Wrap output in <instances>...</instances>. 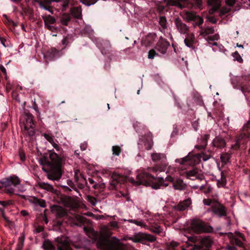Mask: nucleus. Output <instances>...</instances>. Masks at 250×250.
<instances>
[{"label":"nucleus","mask_w":250,"mask_h":250,"mask_svg":"<svg viewBox=\"0 0 250 250\" xmlns=\"http://www.w3.org/2000/svg\"><path fill=\"white\" fill-rule=\"evenodd\" d=\"M195 21V23L194 24V26H198L200 27L202 26L201 25L204 22V20L201 17L197 15L196 21Z\"/></svg>","instance_id":"obj_47"},{"label":"nucleus","mask_w":250,"mask_h":250,"mask_svg":"<svg viewBox=\"0 0 250 250\" xmlns=\"http://www.w3.org/2000/svg\"><path fill=\"white\" fill-rule=\"evenodd\" d=\"M39 5L41 8L47 10L52 14L53 13L52 7L48 5H45V4H44L43 2H40Z\"/></svg>","instance_id":"obj_46"},{"label":"nucleus","mask_w":250,"mask_h":250,"mask_svg":"<svg viewBox=\"0 0 250 250\" xmlns=\"http://www.w3.org/2000/svg\"><path fill=\"white\" fill-rule=\"evenodd\" d=\"M129 239L135 243H145L146 242H154L156 240V237L150 234L139 232L129 238Z\"/></svg>","instance_id":"obj_10"},{"label":"nucleus","mask_w":250,"mask_h":250,"mask_svg":"<svg viewBox=\"0 0 250 250\" xmlns=\"http://www.w3.org/2000/svg\"><path fill=\"white\" fill-rule=\"evenodd\" d=\"M75 218L79 222H81L83 220V217L82 216L80 215H75Z\"/></svg>","instance_id":"obj_64"},{"label":"nucleus","mask_w":250,"mask_h":250,"mask_svg":"<svg viewBox=\"0 0 250 250\" xmlns=\"http://www.w3.org/2000/svg\"><path fill=\"white\" fill-rule=\"evenodd\" d=\"M232 56L234 60H236L238 62H241L243 61L241 57L237 51L233 53Z\"/></svg>","instance_id":"obj_53"},{"label":"nucleus","mask_w":250,"mask_h":250,"mask_svg":"<svg viewBox=\"0 0 250 250\" xmlns=\"http://www.w3.org/2000/svg\"><path fill=\"white\" fill-rule=\"evenodd\" d=\"M174 24L178 32L181 34H187L189 31V27L179 18L174 20Z\"/></svg>","instance_id":"obj_15"},{"label":"nucleus","mask_w":250,"mask_h":250,"mask_svg":"<svg viewBox=\"0 0 250 250\" xmlns=\"http://www.w3.org/2000/svg\"><path fill=\"white\" fill-rule=\"evenodd\" d=\"M43 230V227L41 226L36 227L34 230V233H40Z\"/></svg>","instance_id":"obj_58"},{"label":"nucleus","mask_w":250,"mask_h":250,"mask_svg":"<svg viewBox=\"0 0 250 250\" xmlns=\"http://www.w3.org/2000/svg\"><path fill=\"white\" fill-rule=\"evenodd\" d=\"M109 225L114 228L117 229L119 228L118 223L116 221H112L109 223Z\"/></svg>","instance_id":"obj_62"},{"label":"nucleus","mask_w":250,"mask_h":250,"mask_svg":"<svg viewBox=\"0 0 250 250\" xmlns=\"http://www.w3.org/2000/svg\"><path fill=\"white\" fill-rule=\"evenodd\" d=\"M218 187H224L226 184V179L225 177L223 175V173H221V178L220 180H218L217 182Z\"/></svg>","instance_id":"obj_45"},{"label":"nucleus","mask_w":250,"mask_h":250,"mask_svg":"<svg viewBox=\"0 0 250 250\" xmlns=\"http://www.w3.org/2000/svg\"><path fill=\"white\" fill-rule=\"evenodd\" d=\"M43 249L45 250H54L55 247L49 240H45L42 244Z\"/></svg>","instance_id":"obj_37"},{"label":"nucleus","mask_w":250,"mask_h":250,"mask_svg":"<svg viewBox=\"0 0 250 250\" xmlns=\"http://www.w3.org/2000/svg\"><path fill=\"white\" fill-rule=\"evenodd\" d=\"M55 245L58 250H72L69 239L65 236L57 237L55 239Z\"/></svg>","instance_id":"obj_11"},{"label":"nucleus","mask_w":250,"mask_h":250,"mask_svg":"<svg viewBox=\"0 0 250 250\" xmlns=\"http://www.w3.org/2000/svg\"><path fill=\"white\" fill-rule=\"evenodd\" d=\"M182 16L184 20L188 22L196 21L197 19V15L191 11H184Z\"/></svg>","instance_id":"obj_23"},{"label":"nucleus","mask_w":250,"mask_h":250,"mask_svg":"<svg viewBox=\"0 0 250 250\" xmlns=\"http://www.w3.org/2000/svg\"><path fill=\"white\" fill-rule=\"evenodd\" d=\"M178 243L176 242L172 241L169 244V247L172 249L170 250H175V247H176L178 245Z\"/></svg>","instance_id":"obj_59"},{"label":"nucleus","mask_w":250,"mask_h":250,"mask_svg":"<svg viewBox=\"0 0 250 250\" xmlns=\"http://www.w3.org/2000/svg\"><path fill=\"white\" fill-rule=\"evenodd\" d=\"M113 154L116 156H119L121 152V148L119 146H113L112 148Z\"/></svg>","instance_id":"obj_43"},{"label":"nucleus","mask_w":250,"mask_h":250,"mask_svg":"<svg viewBox=\"0 0 250 250\" xmlns=\"http://www.w3.org/2000/svg\"><path fill=\"white\" fill-rule=\"evenodd\" d=\"M112 233L108 226H104L101 227L97 243L98 247L101 250H123L122 243L119 242V240L116 237H113L111 240L108 239Z\"/></svg>","instance_id":"obj_2"},{"label":"nucleus","mask_w":250,"mask_h":250,"mask_svg":"<svg viewBox=\"0 0 250 250\" xmlns=\"http://www.w3.org/2000/svg\"><path fill=\"white\" fill-rule=\"evenodd\" d=\"M30 201L34 203L35 205H38L42 208L46 206V203L42 199H39L35 197H32L30 199Z\"/></svg>","instance_id":"obj_33"},{"label":"nucleus","mask_w":250,"mask_h":250,"mask_svg":"<svg viewBox=\"0 0 250 250\" xmlns=\"http://www.w3.org/2000/svg\"><path fill=\"white\" fill-rule=\"evenodd\" d=\"M80 1L83 3V4H85L87 6H90L91 5H92L94 4L96 0H80Z\"/></svg>","instance_id":"obj_49"},{"label":"nucleus","mask_w":250,"mask_h":250,"mask_svg":"<svg viewBox=\"0 0 250 250\" xmlns=\"http://www.w3.org/2000/svg\"><path fill=\"white\" fill-rule=\"evenodd\" d=\"M64 205L71 209L78 208L79 205L76 199L68 196L64 197L62 199Z\"/></svg>","instance_id":"obj_17"},{"label":"nucleus","mask_w":250,"mask_h":250,"mask_svg":"<svg viewBox=\"0 0 250 250\" xmlns=\"http://www.w3.org/2000/svg\"><path fill=\"white\" fill-rule=\"evenodd\" d=\"M42 135L44 136L45 139L52 145L57 151H60L62 150L61 147H60L55 142L54 137L51 134L43 133Z\"/></svg>","instance_id":"obj_21"},{"label":"nucleus","mask_w":250,"mask_h":250,"mask_svg":"<svg viewBox=\"0 0 250 250\" xmlns=\"http://www.w3.org/2000/svg\"><path fill=\"white\" fill-rule=\"evenodd\" d=\"M39 163L42 166V170L47 173L48 179L56 181L61 179L62 175V159L57 154L51 152L49 157L41 158Z\"/></svg>","instance_id":"obj_1"},{"label":"nucleus","mask_w":250,"mask_h":250,"mask_svg":"<svg viewBox=\"0 0 250 250\" xmlns=\"http://www.w3.org/2000/svg\"><path fill=\"white\" fill-rule=\"evenodd\" d=\"M212 144L213 150H216L225 147L226 146V142L223 138L218 136L213 139Z\"/></svg>","instance_id":"obj_19"},{"label":"nucleus","mask_w":250,"mask_h":250,"mask_svg":"<svg viewBox=\"0 0 250 250\" xmlns=\"http://www.w3.org/2000/svg\"><path fill=\"white\" fill-rule=\"evenodd\" d=\"M188 246H191L190 250H202V248L204 247L209 248L213 243V241L209 236L203 238L191 236L188 238Z\"/></svg>","instance_id":"obj_4"},{"label":"nucleus","mask_w":250,"mask_h":250,"mask_svg":"<svg viewBox=\"0 0 250 250\" xmlns=\"http://www.w3.org/2000/svg\"><path fill=\"white\" fill-rule=\"evenodd\" d=\"M209 137V135L208 134H205L203 136H202L200 139L201 144L196 146L195 147L198 150L204 149L207 145V141Z\"/></svg>","instance_id":"obj_27"},{"label":"nucleus","mask_w":250,"mask_h":250,"mask_svg":"<svg viewBox=\"0 0 250 250\" xmlns=\"http://www.w3.org/2000/svg\"><path fill=\"white\" fill-rule=\"evenodd\" d=\"M243 130L247 133H249L250 132V122L248 121L247 124L244 125L243 127Z\"/></svg>","instance_id":"obj_51"},{"label":"nucleus","mask_w":250,"mask_h":250,"mask_svg":"<svg viewBox=\"0 0 250 250\" xmlns=\"http://www.w3.org/2000/svg\"><path fill=\"white\" fill-rule=\"evenodd\" d=\"M170 43L167 40L163 38L162 37H160L156 44L155 49L159 53L162 54H165L167 53L168 47Z\"/></svg>","instance_id":"obj_12"},{"label":"nucleus","mask_w":250,"mask_h":250,"mask_svg":"<svg viewBox=\"0 0 250 250\" xmlns=\"http://www.w3.org/2000/svg\"><path fill=\"white\" fill-rule=\"evenodd\" d=\"M203 203L205 205L211 206L212 207V205H213L214 203H212V201L211 200L208 199H204L203 200Z\"/></svg>","instance_id":"obj_56"},{"label":"nucleus","mask_w":250,"mask_h":250,"mask_svg":"<svg viewBox=\"0 0 250 250\" xmlns=\"http://www.w3.org/2000/svg\"><path fill=\"white\" fill-rule=\"evenodd\" d=\"M208 5L212 6V8L211 9L212 12L215 11L219 8L220 5V0H208Z\"/></svg>","instance_id":"obj_32"},{"label":"nucleus","mask_w":250,"mask_h":250,"mask_svg":"<svg viewBox=\"0 0 250 250\" xmlns=\"http://www.w3.org/2000/svg\"><path fill=\"white\" fill-rule=\"evenodd\" d=\"M87 146V145L86 143H83L81 144L80 147L81 150H84L86 149V147Z\"/></svg>","instance_id":"obj_63"},{"label":"nucleus","mask_w":250,"mask_h":250,"mask_svg":"<svg viewBox=\"0 0 250 250\" xmlns=\"http://www.w3.org/2000/svg\"><path fill=\"white\" fill-rule=\"evenodd\" d=\"M190 228L196 233L208 232L211 229L205 223L199 219L193 220L190 224Z\"/></svg>","instance_id":"obj_8"},{"label":"nucleus","mask_w":250,"mask_h":250,"mask_svg":"<svg viewBox=\"0 0 250 250\" xmlns=\"http://www.w3.org/2000/svg\"><path fill=\"white\" fill-rule=\"evenodd\" d=\"M211 210L220 217L226 216V209L222 204L216 202L212 205Z\"/></svg>","instance_id":"obj_16"},{"label":"nucleus","mask_w":250,"mask_h":250,"mask_svg":"<svg viewBox=\"0 0 250 250\" xmlns=\"http://www.w3.org/2000/svg\"><path fill=\"white\" fill-rule=\"evenodd\" d=\"M210 158V155H207L205 153L197 154L196 155H192L189 153L188 155L183 158L176 159L175 162L180 163L181 165H194L198 164L202 160L204 161H206Z\"/></svg>","instance_id":"obj_5"},{"label":"nucleus","mask_w":250,"mask_h":250,"mask_svg":"<svg viewBox=\"0 0 250 250\" xmlns=\"http://www.w3.org/2000/svg\"><path fill=\"white\" fill-rule=\"evenodd\" d=\"M88 200V201L93 205L95 206L97 203V200L95 198L91 196H87Z\"/></svg>","instance_id":"obj_54"},{"label":"nucleus","mask_w":250,"mask_h":250,"mask_svg":"<svg viewBox=\"0 0 250 250\" xmlns=\"http://www.w3.org/2000/svg\"><path fill=\"white\" fill-rule=\"evenodd\" d=\"M153 145V141L151 137L149 139V140L147 142H146L145 144L146 148L147 150L151 149Z\"/></svg>","instance_id":"obj_48"},{"label":"nucleus","mask_w":250,"mask_h":250,"mask_svg":"<svg viewBox=\"0 0 250 250\" xmlns=\"http://www.w3.org/2000/svg\"><path fill=\"white\" fill-rule=\"evenodd\" d=\"M71 41V37L70 36L65 37L62 41V44L64 45L65 47L68 44H69Z\"/></svg>","instance_id":"obj_44"},{"label":"nucleus","mask_w":250,"mask_h":250,"mask_svg":"<svg viewBox=\"0 0 250 250\" xmlns=\"http://www.w3.org/2000/svg\"><path fill=\"white\" fill-rule=\"evenodd\" d=\"M129 181L136 186L144 185L145 186H150L154 189H158L162 186L167 187V184L165 183L163 178L158 179L152 176L147 172H142L138 174L136 176V179L133 178H130Z\"/></svg>","instance_id":"obj_3"},{"label":"nucleus","mask_w":250,"mask_h":250,"mask_svg":"<svg viewBox=\"0 0 250 250\" xmlns=\"http://www.w3.org/2000/svg\"><path fill=\"white\" fill-rule=\"evenodd\" d=\"M247 80L246 76H242L240 79L241 83L240 85V89L243 93L250 92V85L248 83H245L244 81Z\"/></svg>","instance_id":"obj_28"},{"label":"nucleus","mask_w":250,"mask_h":250,"mask_svg":"<svg viewBox=\"0 0 250 250\" xmlns=\"http://www.w3.org/2000/svg\"><path fill=\"white\" fill-rule=\"evenodd\" d=\"M231 157V153L228 152L223 153L220 156L221 161L223 165H226L229 162Z\"/></svg>","instance_id":"obj_31"},{"label":"nucleus","mask_w":250,"mask_h":250,"mask_svg":"<svg viewBox=\"0 0 250 250\" xmlns=\"http://www.w3.org/2000/svg\"><path fill=\"white\" fill-rule=\"evenodd\" d=\"M167 1V6H175L180 8L187 7L188 4V0H164Z\"/></svg>","instance_id":"obj_18"},{"label":"nucleus","mask_w":250,"mask_h":250,"mask_svg":"<svg viewBox=\"0 0 250 250\" xmlns=\"http://www.w3.org/2000/svg\"><path fill=\"white\" fill-rule=\"evenodd\" d=\"M191 204V199L190 198H188L180 202L177 206H175V208L178 211H183L186 210Z\"/></svg>","instance_id":"obj_20"},{"label":"nucleus","mask_w":250,"mask_h":250,"mask_svg":"<svg viewBox=\"0 0 250 250\" xmlns=\"http://www.w3.org/2000/svg\"><path fill=\"white\" fill-rule=\"evenodd\" d=\"M159 23L163 29L167 28V21L165 17H160Z\"/></svg>","instance_id":"obj_41"},{"label":"nucleus","mask_w":250,"mask_h":250,"mask_svg":"<svg viewBox=\"0 0 250 250\" xmlns=\"http://www.w3.org/2000/svg\"><path fill=\"white\" fill-rule=\"evenodd\" d=\"M20 183V180L18 177L10 176L8 178H5L1 182L2 185L0 186V189L2 188H4V190L6 192L9 194H12L14 192V189L13 188L9 187L11 186L15 187L19 185Z\"/></svg>","instance_id":"obj_7"},{"label":"nucleus","mask_w":250,"mask_h":250,"mask_svg":"<svg viewBox=\"0 0 250 250\" xmlns=\"http://www.w3.org/2000/svg\"><path fill=\"white\" fill-rule=\"evenodd\" d=\"M186 176L188 178L194 180L196 179L200 181H203L205 179L203 174L200 173V171L197 168H194L186 172Z\"/></svg>","instance_id":"obj_13"},{"label":"nucleus","mask_w":250,"mask_h":250,"mask_svg":"<svg viewBox=\"0 0 250 250\" xmlns=\"http://www.w3.org/2000/svg\"><path fill=\"white\" fill-rule=\"evenodd\" d=\"M186 38L184 40V42L188 47L193 48V45L195 43V38L193 33H187Z\"/></svg>","instance_id":"obj_22"},{"label":"nucleus","mask_w":250,"mask_h":250,"mask_svg":"<svg viewBox=\"0 0 250 250\" xmlns=\"http://www.w3.org/2000/svg\"><path fill=\"white\" fill-rule=\"evenodd\" d=\"M111 45L108 42H104L101 44L100 49L103 54L107 55L110 53Z\"/></svg>","instance_id":"obj_30"},{"label":"nucleus","mask_w":250,"mask_h":250,"mask_svg":"<svg viewBox=\"0 0 250 250\" xmlns=\"http://www.w3.org/2000/svg\"><path fill=\"white\" fill-rule=\"evenodd\" d=\"M230 7L231 6H228L222 7L219 11V16L221 17H224L226 14L229 13L231 11V8Z\"/></svg>","instance_id":"obj_39"},{"label":"nucleus","mask_w":250,"mask_h":250,"mask_svg":"<svg viewBox=\"0 0 250 250\" xmlns=\"http://www.w3.org/2000/svg\"><path fill=\"white\" fill-rule=\"evenodd\" d=\"M60 54V52L55 48H52L47 51V55L48 56L52 58L59 57Z\"/></svg>","instance_id":"obj_36"},{"label":"nucleus","mask_w":250,"mask_h":250,"mask_svg":"<svg viewBox=\"0 0 250 250\" xmlns=\"http://www.w3.org/2000/svg\"><path fill=\"white\" fill-rule=\"evenodd\" d=\"M156 55H158L155 50L152 49L149 51L148 53V58L153 59Z\"/></svg>","instance_id":"obj_50"},{"label":"nucleus","mask_w":250,"mask_h":250,"mask_svg":"<svg viewBox=\"0 0 250 250\" xmlns=\"http://www.w3.org/2000/svg\"><path fill=\"white\" fill-rule=\"evenodd\" d=\"M38 185L41 188L44 189L48 192L55 193L56 191L52 185L47 183L39 182H38Z\"/></svg>","instance_id":"obj_24"},{"label":"nucleus","mask_w":250,"mask_h":250,"mask_svg":"<svg viewBox=\"0 0 250 250\" xmlns=\"http://www.w3.org/2000/svg\"><path fill=\"white\" fill-rule=\"evenodd\" d=\"M42 17V19L44 21L45 25L48 24H52L56 22L55 19L50 15L43 16Z\"/></svg>","instance_id":"obj_34"},{"label":"nucleus","mask_w":250,"mask_h":250,"mask_svg":"<svg viewBox=\"0 0 250 250\" xmlns=\"http://www.w3.org/2000/svg\"><path fill=\"white\" fill-rule=\"evenodd\" d=\"M121 177L116 174L113 173L111 179L112 180L110 181L111 188H117L118 184L121 181Z\"/></svg>","instance_id":"obj_26"},{"label":"nucleus","mask_w":250,"mask_h":250,"mask_svg":"<svg viewBox=\"0 0 250 250\" xmlns=\"http://www.w3.org/2000/svg\"><path fill=\"white\" fill-rule=\"evenodd\" d=\"M202 5V0H195L194 5L198 8H201Z\"/></svg>","instance_id":"obj_57"},{"label":"nucleus","mask_w":250,"mask_h":250,"mask_svg":"<svg viewBox=\"0 0 250 250\" xmlns=\"http://www.w3.org/2000/svg\"><path fill=\"white\" fill-rule=\"evenodd\" d=\"M127 221L130 223H134L136 225L141 227H145L146 226L145 223L143 221H139L133 219H129Z\"/></svg>","instance_id":"obj_42"},{"label":"nucleus","mask_w":250,"mask_h":250,"mask_svg":"<svg viewBox=\"0 0 250 250\" xmlns=\"http://www.w3.org/2000/svg\"><path fill=\"white\" fill-rule=\"evenodd\" d=\"M200 35L205 38L210 44L217 46V43L216 42H212L217 41L219 39V36L217 34L211 35L215 32L213 27L205 26L200 27Z\"/></svg>","instance_id":"obj_6"},{"label":"nucleus","mask_w":250,"mask_h":250,"mask_svg":"<svg viewBox=\"0 0 250 250\" xmlns=\"http://www.w3.org/2000/svg\"><path fill=\"white\" fill-rule=\"evenodd\" d=\"M25 123L23 124L24 130L23 132L25 134H27L29 136L34 135L35 132V123L33 121V116L30 113L25 114Z\"/></svg>","instance_id":"obj_9"},{"label":"nucleus","mask_w":250,"mask_h":250,"mask_svg":"<svg viewBox=\"0 0 250 250\" xmlns=\"http://www.w3.org/2000/svg\"><path fill=\"white\" fill-rule=\"evenodd\" d=\"M166 165L164 166H160L159 165H156L153 167H149L147 168V170L150 172H161L164 170Z\"/></svg>","instance_id":"obj_35"},{"label":"nucleus","mask_w":250,"mask_h":250,"mask_svg":"<svg viewBox=\"0 0 250 250\" xmlns=\"http://www.w3.org/2000/svg\"><path fill=\"white\" fill-rule=\"evenodd\" d=\"M58 216L59 217H63L66 215V213L64 210H63L61 208L59 207L58 208Z\"/></svg>","instance_id":"obj_52"},{"label":"nucleus","mask_w":250,"mask_h":250,"mask_svg":"<svg viewBox=\"0 0 250 250\" xmlns=\"http://www.w3.org/2000/svg\"><path fill=\"white\" fill-rule=\"evenodd\" d=\"M71 15L76 19L82 18V9L81 7H75L71 9Z\"/></svg>","instance_id":"obj_29"},{"label":"nucleus","mask_w":250,"mask_h":250,"mask_svg":"<svg viewBox=\"0 0 250 250\" xmlns=\"http://www.w3.org/2000/svg\"><path fill=\"white\" fill-rule=\"evenodd\" d=\"M149 230L153 233H154L157 234H161V233L163 232V229L159 226H152L149 228Z\"/></svg>","instance_id":"obj_40"},{"label":"nucleus","mask_w":250,"mask_h":250,"mask_svg":"<svg viewBox=\"0 0 250 250\" xmlns=\"http://www.w3.org/2000/svg\"><path fill=\"white\" fill-rule=\"evenodd\" d=\"M61 22L64 25H67L70 21V17L68 14H64L61 17Z\"/></svg>","instance_id":"obj_38"},{"label":"nucleus","mask_w":250,"mask_h":250,"mask_svg":"<svg viewBox=\"0 0 250 250\" xmlns=\"http://www.w3.org/2000/svg\"><path fill=\"white\" fill-rule=\"evenodd\" d=\"M166 181L171 182L174 188L176 190H183L186 187V185L183 181L178 178L174 179L171 176H167L166 178Z\"/></svg>","instance_id":"obj_14"},{"label":"nucleus","mask_w":250,"mask_h":250,"mask_svg":"<svg viewBox=\"0 0 250 250\" xmlns=\"http://www.w3.org/2000/svg\"><path fill=\"white\" fill-rule=\"evenodd\" d=\"M236 0H225L226 4L229 6H232L236 3Z\"/></svg>","instance_id":"obj_55"},{"label":"nucleus","mask_w":250,"mask_h":250,"mask_svg":"<svg viewBox=\"0 0 250 250\" xmlns=\"http://www.w3.org/2000/svg\"><path fill=\"white\" fill-rule=\"evenodd\" d=\"M0 70L1 71V72L4 75L5 79H7V75L6 70L5 67L2 65H0Z\"/></svg>","instance_id":"obj_61"},{"label":"nucleus","mask_w":250,"mask_h":250,"mask_svg":"<svg viewBox=\"0 0 250 250\" xmlns=\"http://www.w3.org/2000/svg\"><path fill=\"white\" fill-rule=\"evenodd\" d=\"M151 157L154 162H164L166 160V156L164 153H151Z\"/></svg>","instance_id":"obj_25"},{"label":"nucleus","mask_w":250,"mask_h":250,"mask_svg":"<svg viewBox=\"0 0 250 250\" xmlns=\"http://www.w3.org/2000/svg\"><path fill=\"white\" fill-rule=\"evenodd\" d=\"M234 242L239 247H243V243L237 238H234Z\"/></svg>","instance_id":"obj_60"}]
</instances>
